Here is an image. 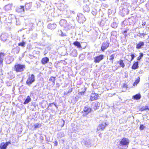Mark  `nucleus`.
Wrapping results in <instances>:
<instances>
[{
    "label": "nucleus",
    "mask_w": 149,
    "mask_h": 149,
    "mask_svg": "<svg viewBox=\"0 0 149 149\" xmlns=\"http://www.w3.org/2000/svg\"><path fill=\"white\" fill-rule=\"evenodd\" d=\"M130 141L128 139L124 138L122 139L118 145V149H126L128 147Z\"/></svg>",
    "instance_id": "obj_1"
},
{
    "label": "nucleus",
    "mask_w": 149,
    "mask_h": 149,
    "mask_svg": "<svg viewBox=\"0 0 149 149\" xmlns=\"http://www.w3.org/2000/svg\"><path fill=\"white\" fill-rule=\"evenodd\" d=\"M35 81V76L32 74L31 75L29 76L27 81H26V84L28 86H30L32 83L34 82Z\"/></svg>",
    "instance_id": "obj_2"
},
{
    "label": "nucleus",
    "mask_w": 149,
    "mask_h": 149,
    "mask_svg": "<svg viewBox=\"0 0 149 149\" xmlns=\"http://www.w3.org/2000/svg\"><path fill=\"white\" fill-rule=\"evenodd\" d=\"M85 5L83 6V10L84 11L86 12H89L90 11V8L89 7V5L91 3L89 0L87 1L86 0L84 1Z\"/></svg>",
    "instance_id": "obj_3"
},
{
    "label": "nucleus",
    "mask_w": 149,
    "mask_h": 149,
    "mask_svg": "<svg viewBox=\"0 0 149 149\" xmlns=\"http://www.w3.org/2000/svg\"><path fill=\"white\" fill-rule=\"evenodd\" d=\"M77 19L78 20L79 22L80 23H83L86 20L85 17L81 13L78 14Z\"/></svg>",
    "instance_id": "obj_4"
},
{
    "label": "nucleus",
    "mask_w": 149,
    "mask_h": 149,
    "mask_svg": "<svg viewBox=\"0 0 149 149\" xmlns=\"http://www.w3.org/2000/svg\"><path fill=\"white\" fill-rule=\"evenodd\" d=\"M25 68L24 65L19 64H18L15 66V69L17 72L22 71Z\"/></svg>",
    "instance_id": "obj_5"
},
{
    "label": "nucleus",
    "mask_w": 149,
    "mask_h": 149,
    "mask_svg": "<svg viewBox=\"0 0 149 149\" xmlns=\"http://www.w3.org/2000/svg\"><path fill=\"white\" fill-rule=\"evenodd\" d=\"M59 24L61 26H64L65 27H68V28H69L70 26L72 27L71 26V24H67V22L66 20L64 19L61 20Z\"/></svg>",
    "instance_id": "obj_6"
},
{
    "label": "nucleus",
    "mask_w": 149,
    "mask_h": 149,
    "mask_svg": "<svg viewBox=\"0 0 149 149\" xmlns=\"http://www.w3.org/2000/svg\"><path fill=\"white\" fill-rule=\"evenodd\" d=\"M104 56L102 55L98 56L94 58V62L96 63H98L104 58Z\"/></svg>",
    "instance_id": "obj_7"
},
{
    "label": "nucleus",
    "mask_w": 149,
    "mask_h": 149,
    "mask_svg": "<svg viewBox=\"0 0 149 149\" xmlns=\"http://www.w3.org/2000/svg\"><path fill=\"white\" fill-rule=\"evenodd\" d=\"M91 109L88 107H85L84 109L83 115L86 116L91 112Z\"/></svg>",
    "instance_id": "obj_8"
},
{
    "label": "nucleus",
    "mask_w": 149,
    "mask_h": 149,
    "mask_svg": "<svg viewBox=\"0 0 149 149\" xmlns=\"http://www.w3.org/2000/svg\"><path fill=\"white\" fill-rule=\"evenodd\" d=\"M109 46V43L107 42H103L101 47V49L102 51H104V50L106 49Z\"/></svg>",
    "instance_id": "obj_9"
},
{
    "label": "nucleus",
    "mask_w": 149,
    "mask_h": 149,
    "mask_svg": "<svg viewBox=\"0 0 149 149\" xmlns=\"http://www.w3.org/2000/svg\"><path fill=\"white\" fill-rule=\"evenodd\" d=\"M100 105V103L97 102H95L93 103L92 104V107L95 110L99 108Z\"/></svg>",
    "instance_id": "obj_10"
},
{
    "label": "nucleus",
    "mask_w": 149,
    "mask_h": 149,
    "mask_svg": "<svg viewBox=\"0 0 149 149\" xmlns=\"http://www.w3.org/2000/svg\"><path fill=\"white\" fill-rule=\"evenodd\" d=\"M107 125V124L105 123H103L99 125L97 128V131H99L101 129L103 130Z\"/></svg>",
    "instance_id": "obj_11"
},
{
    "label": "nucleus",
    "mask_w": 149,
    "mask_h": 149,
    "mask_svg": "<svg viewBox=\"0 0 149 149\" xmlns=\"http://www.w3.org/2000/svg\"><path fill=\"white\" fill-rule=\"evenodd\" d=\"M129 12V10L127 8H123L120 11L121 14L124 16L125 15L128 14Z\"/></svg>",
    "instance_id": "obj_12"
},
{
    "label": "nucleus",
    "mask_w": 149,
    "mask_h": 149,
    "mask_svg": "<svg viewBox=\"0 0 149 149\" xmlns=\"http://www.w3.org/2000/svg\"><path fill=\"white\" fill-rule=\"evenodd\" d=\"M57 7L58 9L61 11H63L65 8L64 4L62 3H60L58 4Z\"/></svg>",
    "instance_id": "obj_13"
},
{
    "label": "nucleus",
    "mask_w": 149,
    "mask_h": 149,
    "mask_svg": "<svg viewBox=\"0 0 149 149\" xmlns=\"http://www.w3.org/2000/svg\"><path fill=\"white\" fill-rule=\"evenodd\" d=\"M5 56V55L4 53H0V65L3 64V59Z\"/></svg>",
    "instance_id": "obj_14"
},
{
    "label": "nucleus",
    "mask_w": 149,
    "mask_h": 149,
    "mask_svg": "<svg viewBox=\"0 0 149 149\" xmlns=\"http://www.w3.org/2000/svg\"><path fill=\"white\" fill-rule=\"evenodd\" d=\"M17 12L23 13L24 11V7L23 6H20L18 7L16 10Z\"/></svg>",
    "instance_id": "obj_15"
},
{
    "label": "nucleus",
    "mask_w": 149,
    "mask_h": 149,
    "mask_svg": "<svg viewBox=\"0 0 149 149\" xmlns=\"http://www.w3.org/2000/svg\"><path fill=\"white\" fill-rule=\"evenodd\" d=\"M56 27V24H49L47 25V27L51 30L54 29Z\"/></svg>",
    "instance_id": "obj_16"
},
{
    "label": "nucleus",
    "mask_w": 149,
    "mask_h": 149,
    "mask_svg": "<svg viewBox=\"0 0 149 149\" xmlns=\"http://www.w3.org/2000/svg\"><path fill=\"white\" fill-rule=\"evenodd\" d=\"M13 4H8L4 7V8L6 11H8L10 10L11 9L12 7Z\"/></svg>",
    "instance_id": "obj_17"
},
{
    "label": "nucleus",
    "mask_w": 149,
    "mask_h": 149,
    "mask_svg": "<svg viewBox=\"0 0 149 149\" xmlns=\"http://www.w3.org/2000/svg\"><path fill=\"white\" fill-rule=\"evenodd\" d=\"M98 95L95 93H92L91 95L90 100L92 101L96 100L97 99Z\"/></svg>",
    "instance_id": "obj_18"
},
{
    "label": "nucleus",
    "mask_w": 149,
    "mask_h": 149,
    "mask_svg": "<svg viewBox=\"0 0 149 149\" xmlns=\"http://www.w3.org/2000/svg\"><path fill=\"white\" fill-rule=\"evenodd\" d=\"M49 61V58L47 57H45L43 58L41 60V63L42 64L44 65L46 63H47Z\"/></svg>",
    "instance_id": "obj_19"
},
{
    "label": "nucleus",
    "mask_w": 149,
    "mask_h": 149,
    "mask_svg": "<svg viewBox=\"0 0 149 149\" xmlns=\"http://www.w3.org/2000/svg\"><path fill=\"white\" fill-rule=\"evenodd\" d=\"M14 58L12 56H8L6 58V60L8 63H10L14 60Z\"/></svg>",
    "instance_id": "obj_20"
},
{
    "label": "nucleus",
    "mask_w": 149,
    "mask_h": 149,
    "mask_svg": "<svg viewBox=\"0 0 149 149\" xmlns=\"http://www.w3.org/2000/svg\"><path fill=\"white\" fill-rule=\"evenodd\" d=\"M128 21L130 25L133 24L135 22V19L133 17H132L128 19Z\"/></svg>",
    "instance_id": "obj_21"
},
{
    "label": "nucleus",
    "mask_w": 149,
    "mask_h": 149,
    "mask_svg": "<svg viewBox=\"0 0 149 149\" xmlns=\"http://www.w3.org/2000/svg\"><path fill=\"white\" fill-rule=\"evenodd\" d=\"M8 35L6 34H2L1 36V38L3 41H5L6 40L7 38Z\"/></svg>",
    "instance_id": "obj_22"
},
{
    "label": "nucleus",
    "mask_w": 149,
    "mask_h": 149,
    "mask_svg": "<svg viewBox=\"0 0 149 149\" xmlns=\"http://www.w3.org/2000/svg\"><path fill=\"white\" fill-rule=\"evenodd\" d=\"M144 43L143 42L140 41L136 46V48L137 49H140L141 48L142 46L144 45Z\"/></svg>",
    "instance_id": "obj_23"
},
{
    "label": "nucleus",
    "mask_w": 149,
    "mask_h": 149,
    "mask_svg": "<svg viewBox=\"0 0 149 149\" xmlns=\"http://www.w3.org/2000/svg\"><path fill=\"white\" fill-rule=\"evenodd\" d=\"M141 95L140 94H136L133 96V98L135 100H139L141 97Z\"/></svg>",
    "instance_id": "obj_24"
},
{
    "label": "nucleus",
    "mask_w": 149,
    "mask_h": 149,
    "mask_svg": "<svg viewBox=\"0 0 149 149\" xmlns=\"http://www.w3.org/2000/svg\"><path fill=\"white\" fill-rule=\"evenodd\" d=\"M31 100V99L29 96H28L27 97V98L24 102L23 104H28L29 102H30Z\"/></svg>",
    "instance_id": "obj_25"
},
{
    "label": "nucleus",
    "mask_w": 149,
    "mask_h": 149,
    "mask_svg": "<svg viewBox=\"0 0 149 149\" xmlns=\"http://www.w3.org/2000/svg\"><path fill=\"white\" fill-rule=\"evenodd\" d=\"M7 147L6 144L5 143L3 142L1 144L0 148L1 149H6Z\"/></svg>",
    "instance_id": "obj_26"
},
{
    "label": "nucleus",
    "mask_w": 149,
    "mask_h": 149,
    "mask_svg": "<svg viewBox=\"0 0 149 149\" xmlns=\"http://www.w3.org/2000/svg\"><path fill=\"white\" fill-rule=\"evenodd\" d=\"M71 55L74 56H77V51L76 49H73L71 53Z\"/></svg>",
    "instance_id": "obj_27"
},
{
    "label": "nucleus",
    "mask_w": 149,
    "mask_h": 149,
    "mask_svg": "<svg viewBox=\"0 0 149 149\" xmlns=\"http://www.w3.org/2000/svg\"><path fill=\"white\" fill-rule=\"evenodd\" d=\"M32 6L31 3H29L26 4L25 5V8L27 10L30 9Z\"/></svg>",
    "instance_id": "obj_28"
},
{
    "label": "nucleus",
    "mask_w": 149,
    "mask_h": 149,
    "mask_svg": "<svg viewBox=\"0 0 149 149\" xmlns=\"http://www.w3.org/2000/svg\"><path fill=\"white\" fill-rule=\"evenodd\" d=\"M138 62H135L133 65L132 68L133 69H136L138 68Z\"/></svg>",
    "instance_id": "obj_29"
},
{
    "label": "nucleus",
    "mask_w": 149,
    "mask_h": 149,
    "mask_svg": "<svg viewBox=\"0 0 149 149\" xmlns=\"http://www.w3.org/2000/svg\"><path fill=\"white\" fill-rule=\"evenodd\" d=\"M73 44L75 46L77 47L78 48H80L81 47V45L80 43L78 41H75L74 42Z\"/></svg>",
    "instance_id": "obj_30"
},
{
    "label": "nucleus",
    "mask_w": 149,
    "mask_h": 149,
    "mask_svg": "<svg viewBox=\"0 0 149 149\" xmlns=\"http://www.w3.org/2000/svg\"><path fill=\"white\" fill-rule=\"evenodd\" d=\"M20 50V48L18 47H17L13 49V51L15 52L16 54H18Z\"/></svg>",
    "instance_id": "obj_31"
},
{
    "label": "nucleus",
    "mask_w": 149,
    "mask_h": 149,
    "mask_svg": "<svg viewBox=\"0 0 149 149\" xmlns=\"http://www.w3.org/2000/svg\"><path fill=\"white\" fill-rule=\"evenodd\" d=\"M118 63H119L120 66L122 68H123L125 67V65L122 60H120L118 62Z\"/></svg>",
    "instance_id": "obj_32"
},
{
    "label": "nucleus",
    "mask_w": 149,
    "mask_h": 149,
    "mask_svg": "<svg viewBox=\"0 0 149 149\" xmlns=\"http://www.w3.org/2000/svg\"><path fill=\"white\" fill-rule=\"evenodd\" d=\"M146 35V33H139L137 36L140 37V38H143Z\"/></svg>",
    "instance_id": "obj_33"
},
{
    "label": "nucleus",
    "mask_w": 149,
    "mask_h": 149,
    "mask_svg": "<svg viewBox=\"0 0 149 149\" xmlns=\"http://www.w3.org/2000/svg\"><path fill=\"white\" fill-rule=\"evenodd\" d=\"M108 5L105 3H103L101 5L102 7L103 8H107L108 7Z\"/></svg>",
    "instance_id": "obj_34"
},
{
    "label": "nucleus",
    "mask_w": 149,
    "mask_h": 149,
    "mask_svg": "<svg viewBox=\"0 0 149 149\" xmlns=\"http://www.w3.org/2000/svg\"><path fill=\"white\" fill-rule=\"evenodd\" d=\"M56 78L55 77H51L49 79V81H52L53 82L54 84L55 83V78Z\"/></svg>",
    "instance_id": "obj_35"
},
{
    "label": "nucleus",
    "mask_w": 149,
    "mask_h": 149,
    "mask_svg": "<svg viewBox=\"0 0 149 149\" xmlns=\"http://www.w3.org/2000/svg\"><path fill=\"white\" fill-rule=\"evenodd\" d=\"M114 54H112L110 56L109 60L111 61L112 63L113 62V60L114 59Z\"/></svg>",
    "instance_id": "obj_36"
},
{
    "label": "nucleus",
    "mask_w": 149,
    "mask_h": 149,
    "mask_svg": "<svg viewBox=\"0 0 149 149\" xmlns=\"http://www.w3.org/2000/svg\"><path fill=\"white\" fill-rule=\"evenodd\" d=\"M25 45V42H24L19 43H18V46H21L23 47H24Z\"/></svg>",
    "instance_id": "obj_37"
},
{
    "label": "nucleus",
    "mask_w": 149,
    "mask_h": 149,
    "mask_svg": "<svg viewBox=\"0 0 149 149\" xmlns=\"http://www.w3.org/2000/svg\"><path fill=\"white\" fill-rule=\"evenodd\" d=\"M97 11L96 10L94 9L92 11V13L94 15H95L97 13Z\"/></svg>",
    "instance_id": "obj_38"
},
{
    "label": "nucleus",
    "mask_w": 149,
    "mask_h": 149,
    "mask_svg": "<svg viewBox=\"0 0 149 149\" xmlns=\"http://www.w3.org/2000/svg\"><path fill=\"white\" fill-rule=\"evenodd\" d=\"M139 82V79H136L134 83L133 84V85H136Z\"/></svg>",
    "instance_id": "obj_39"
},
{
    "label": "nucleus",
    "mask_w": 149,
    "mask_h": 149,
    "mask_svg": "<svg viewBox=\"0 0 149 149\" xmlns=\"http://www.w3.org/2000/svg\"><path fill=\"white\" fill-rule=\"evenodd\" d=\"M140 56L137 58L138 60H140L143 56V54L141 53H140Z\"/></svg>",
    "instance_id": "obj_40"
},
{
    "label": "nucleus",
    "mask_w": 149,
    "mask_h": 149,
    "mask_svg": "<svg viewBox=\"0 0 149 149\" xmlns=\"http://www.w3.org/2000/svg\"><path fill=\"white\" fill-rule=\"evenodd\" d=\"M146 109L149 110V108H148V107H143L141 109V111H143Z\"/></svg>",
    "instance_id": "obj_41"
},
{
    "label": "nucleus",
    "mask_w": 149,
    "mask_h": 149,
    "mask_svg": "<svg viewBox=\"0 0 149 149\" xmlns=\"http://www.w3.org/2000/svg\"><path fill=\"white\" fill-rule=\"evenodd\" d=\"M111 26L114 28L116 27L117 26V25L116 23H113L111 25Z\"/></svg>",
    "instance_id": "obj_42"
},
{
    "label": "nucleus",
    "mask_w": 149,
    "mask_h": 149,
    "mask_svg": "<svg viewBox=\"0 0 149 149\" xmlns=\"http://www.w3.org/2000/svg\"><path fill=\"white\" fill-rule=\"evenodd\" d=\"M58 34L60 35L61 36H64V35L63 34L62 31L61 30H59L58 31Z\"/></svg>",
    "instance_id": "obj_43"
},
{
    "label": "nucleus",
    "mask_w": 149,
    "mask_h": 149,
    "mask_svg": "<svg viewBox=\"0 0 149 149\" xmlns=\"http://www.w3.org/2000/svg\"><path fill=\"white\" fill-rule=\"evenodd\" d=\"M145 128H146V127L143 125H141L140 126V129L141 130H143Z\"/></svg>",
    "instance_id": "obj_44"
},
{
    "label": "nucleus",
    "mask_w": 149,
    "mask_h": 149,
    "mask_svg": "<svg viewBox=\"0 0 149 149\" xmlns=\"http://www.w3.org/2000/svg\"><path fill=\"white\" fill-rule=\"evenodd\" d=\"M146 6L147 9L149 10V1L146 4Z\"/></svg>",
    "instance_id": "obj_45"
},
{
    "label": "nucleus",
    "mask_w": 149,
    "mask_h": 149,
    "mask_svg": "<svg viewBox=\"0 0 149 149\" xmlns=\"http://www.w3.org/2000/svg\"><path fill=\"white\" fill-rule=\"evenodd\" d=\"M29 26H30V28H29V30H31L32 29V27H33V24L32 23H30L29 24Z\"/></svg>",
    "instance_id": "obj_46"
},
{
    "label": "nucleus",
    "mask_w": 149,
    "mask_h": 149,
    "mask_svg": "<svg viewBox=\"0 0 149 149\" xmlns=\"http://www.w3.org/2000/svg\"><path fill=\"white\" fill-rule=\"evenodd\" d=\"M16 19V24L17 25H19L20 24V22L19 20H18L16 17H15Z\"/></svg>",
    "instance_id": "obj_47"
},
{
    "label": "nucleus",
    "mask_w": 149,
    "mask_h": 149,
    "mask_svg": "<svg viewBox=\"0 0 149 149\" xmlns=\"http://www.w3.org/2000/svg\"><path fill=\"white\" fill-rule=\"evenodd\" d=\"M39 124L38 123H36L34 125L35 128H37L39 127Z\"/></svg>",
    "instance_id": "obj_48"
},
{
    "label": "nucleus",
    "mask_w": 149,
    "mask_h": 149,
    "mask_svg": "<svg viewBox=\"0 0 149 149\" xmlns=\"http://www.w3.org/2000/svg\"><path fill=\"white\" fill-rule=\"evenodd\" d=\"M108 14H111L112 13V11L110 9H108Z\"/></svg>",
    "instance_id": "obj_49"
},
{
    "label": "nucleus",
    "mask_w": 149,
    "mask_h": 149,
    "mask_svg": "<svg viewBox=\"0 0 149 149\" xmlns=\"http://www.w3.org/2000/svg\"><path fill=\"white\" fill-rule=\"evenodd\" d=\"M131 61H132L133 59L134 58V55L133 54H132L131 55Z\"/></svg>",
    "instance_id": "obj_50"
},
{
    "label": "nucleus",
    "mask_w": 149,
    "mask_h": 149,
    "mask_svg": "<svg viewBox=\"0 0 149 149\" xmlns=\"http://www.w3.org/2000/svg\"><path fill=\"white\" fill-rule=\"evenodd\" d=\"M7 145V146L9 144H11V142L10 141H8L6 142V143H5Z\"/></svg>",
    "instance_id": "obj_51"
},
{
    "label": "nucleus",
    "mask_w": 149,
    "mask_h": 149,
    "mask_svg": "<svg viewBox=\"0 0 149 149\" xmlns=\"http://www.w3.org/2000/svg\"><path fill=\"white\" fill-rule=\"evenodd\" d=\"M7 85L8 86H10L11 85V83H7Z\"/></svg>",
    "instance_id": "obj_52"
},
{
    "label": "nucleus",
    "mask_w": 149,
    "mask_h": 149,
    "mask_svg": "<svg viewBox=\"0 0 149 149\" xmlns=\"http://www.w3.org/2000/svg\"><path fill=\"white\" fill-rule=\"evenodd\" d=\"M146 25V22H142V26H145Z\"/></svg>",
    "instance_id": "obj_53"
},
{
    "label": "nucleus",
    "mask_w": 149,
    "mask_h": 149,
    "mask_svg": "<svg viewBox=\"0 0 149 149\" xmlns=\"http://www.w3.org/2000/svg\"><path fill=\"white\" fill-rule=\"evenodd\" d=\"M14 75H12V76L11 77H9V78L10 79H12L13 78H14Z\"/></svg>",
    "instance_id": "obj_54"
},
{
    "label": "nucleus",
    "mask_w": 149,
    "mask_h": 149,
    "mask_svg": "<svg viewBox=\"0 0 149 149\" xmlns=\"http://www.w3.org/2000/svg\"><path fill=\"white\" fill-rule=\"evenodd\" d=\"M53 104H54V103H52L51 104H49V106L51 107L52 106V105Z\"/></svg>",
    "instance_id": "obj_55"
},
{
    "label": "nucleus",
    "mask_w": 149,
    "mask_h": 149,
    "mask_svg": "<svg viewBox=\"0 0 149 149\" xmlns=\"http://www.w3.org/2000/svg\"><path fill=\"white\" fill-rule=\"evenodd\" d=\"M0 82L1 83V81H0ZM1 85H0V87L1 86Z\"/></svg>",
    "instance_id": "obj_56"
},
{
    "label": "nucleus",
    "mask_w": 149,
    "mask_h": 149,
    "mask_svg": "<svg viewBox=\"0 0 149 149\" xmlns=\"http://www.w3.org/2000/svg\"><path fill=\"white\" fill-rule=\"evenodd\" d=\"M85 144L86 145H87V144H86V142H85Z\"/></svg>",
    "instance_id": "obj_57"
},
{
    "label": "nucleus",
    "mask_w": 149,
    "mask_h": 149,
    "mask_svg": "<svg viewBox=\"0 0 149 149\" xmlns=\"http://www.w3.org/2000/svg\"><path fill=\"white\" fill-rule=\"evenodd\" d=\"M126 32H127V31H124V32H125V33H126Z\"/></svg>",
    "instance_id": "obj_58"
},
{
    "label": "nucleus",
    "mask_w": 149,
    "mask_h": 149,
    "mask_svg": "<svg viewBox=\"0 0 149 149\" xmlns=\"http://www.w3.org/2000/svg\"><path fill=\"white\" fill-rule=\"evenodd\" d=\"M54 105L55 106H56L55 104H54Z\"/></svg>",
    "instance_id": "obj_59"
},
{
    "label": "nucleus",
    "mask_w": 149,
    "mask_h": 149,
    "mask_svg": "<svg viewBox=\"0 0 149 149\" xmlns=\"http://www.w3.org/2000/svg\"><path fill=\"white\" fill-rule=\"evenodd\" d=\"M56 143H57V141H56Z\"/></svg>",
    "instance_id": "obj_60"
},
{
    "label": "nucleus",
    "mask_w": 149,
    "mask_h": 149,
    "mask_svg": "<svg viewBox=\"0 0 149 149\" xmlns=\"http://www.w3.org/2000/svg\"><path fill=\"white\" fill-rule=\"evenodd\" d=\"M148 37L149 38V36H148Z\"/></svg>",
    "instance_id": "obj_61"
}]
</instances>
